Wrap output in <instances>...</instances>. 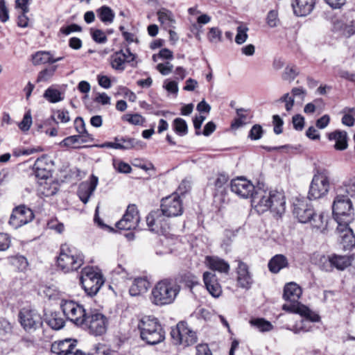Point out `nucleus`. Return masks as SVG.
<instances>
[{
  "label": "nucleus",
  "instance_id": "17",
  "mask_svg": "<svg viewBox=\"0 0 355 355\" xmlns=\"http://www.w3.org/2000/svg\"><path fill=\"white\" fill-rule=\"evenodd\" d=\"M160 210L151 211L146 217V223L150 231L157 234L166 232L168 226Z\"/></svg>",
  "mask_w": 355,
  "mask_h": 355
},
{
  "label": "nucleus",
  "instance_id": "26",
  "mask_svg": "<svg viewBox=\"0 0 355 355\" xmlns=\"http://www.w3.org/2000/svg\"><path fill=\"white\" fill-rule=\"evenodd\" d=\"M328 139L335 141L334 148L344 150L348 147L347 133L345 131L336 130L328 134Z\"/></svg>",
  "mask_w": 355,
  "mask_h": 355
},
{
  "label": "nucleus",
  "instance_id": "3",
  "mask_svg": "<svg viewBox=\"0 0 355 355\" xmlns=\"http://www.w3.org/2000/svg\"><path fill=\"white\" fill-rule=\"evenodd\" d=\"M84 264L83 254L68 244H62L57 258L58 268L64 273L76 271Z\"/></svg>",
  "mask_w": 355,
  "mask_h": 355
},
{
  "label": "nucleus",
  "instance_id": "7",
  "mask_svg": "<svg viewBox=\"0 0 355 355\" xmlns=\"http://www.w3.org/2000/svg\"><path fill=\"white\" fill-rule=\"evenodd\" d=\"M330 178L326 170L318 171L314 174L310 184L308 197L310 200H316L325 196L330 188Z\"/></svg>",
  "mask_w": 355,
  "mask_h": 355
},
{
  "label": "nucleus",
  "instance_id": "28",
  "mask_svg": "<svg viewBox=\"0 0 355 355\" xmlns=\"http://www.w3.org/2000/svg\"><path fill=\"white\" fill-rule=\"evenodd\" d=\"M150 286L149 282L145 277H137L133 281L129 292L132 296H137L145 293Z\"/></svg>",
  "mask_w": 355,
  "mask_h": 355
},
{
  "label": "nucleus",
  "instance_id": "25",
  "mask_svg": "<svg viewBox=\"0 0 355 355\" xmlns=\"http://www.w3.org/2000/svg\"><path fill=\"white\" fill-rule=\"evenodd\" d=\"M315 4V0H294L292 2V7L295 15L304 17L312 12Z\"/></svg>",
  "mask_w": 355,
  "mask_h": 355
},
{
  "label": "nucleus",
  "instance_id": "22",
  "mask_svg": "<svg viewBox=\"0 0 355 355\" xmlns=\"http://www.w3.org/2000/svg\"><path fill=\"white\" fill-rule=\"evenodd\" d=\"M336 230L339 234L340 243L345 249H350L355 246V235L349 224H338Z\"/></svg>",
  "mask_w": 355,
  "mask_h": 355
},
{
  "label": "nucleus",
  "instance_id": "54",
  "mask_svg": "<svg viewBox=\"0 0 355 355\" xmlns=\"http://www.w3.org/2000/svg\"><path fill=\"white\" fill-rule=\"evenodd\" d=\"M9 19V11L5 0H0V21L3 23Z\"/></svg>",
  "mask_w": 355,
  "mask_h": 355
},
{
  "label": "nucleus",
  "instance_id": "43",
  "mask_svg": "<svg viewBox=\"0 0 355 355\" xmlns=\"http://www.w3.org/2000/svg\"><path fill=\"white\" fill-rule=\"evenodd\" d=\"M174 131L180 136H184L188 132L187 124L184 119L176 118L173 122Z\"/></svg>",
  "mask_w": 355,
  "mask_h": 355
},
{
  "label": "nucleus",
  "instance_id": "62",
  "mask_svg": "<svg viewBox=\"0 0 355 355\" xmlns=\"http://www.w3.org/2000/svg\"><path fill=\"white\" fill-rule=\"evenodd\" d=\"M28 12H19L17 17V25L21 28H26L28 26L29 19L26 16Z\"/></svg>",
  "mask_w": 355,
  "mask_h": 355
},
{
  "label": "nucleus",
  "instance_id": "39",
  "mask_svg": "<svg viewBox=\"0 0 355 355\" xmlns=\"http://www.w3.org/2000/svg\"><path fill=\"white\" fill-rule=\"evenodd\" d=\"M32 59L35 65L51 63V53L49 51H38L33 55Z\"/></svg>",
  "mask_w": 355,
  "mask_h": 355
},
{
  "label": "nucleus",
  "instance_id": "35",
  "mask_svg": "<svg viewBox=\"0 0 355 355\" xmlns=\"http://www.w3.org/2000/svg\"><path fill=\"white\" fill-rule=\"evenodd\" d=\"M73 344V342L70 339H66L64 340H60L58 342H54L51 345V350L53 353L56 354H64L65 355L67 352H68V349H69L70 347Z\"/></svg>",
  "mask_w": 355,
  "mask_h": 355
},
{
  "label": "nucleus",
  "instance_id": "30",
  "mask_svg": "<svg viewBox=\"0 0 355 355\" xmlns=\"http://www.w3.org/2000/svg\"><path fill=\"white\" fill-rule=\"evenodd\" d=\"M288 266V259L283 254H276L268 262L269 270L272 273H277Z\"/></svg>",
  "mask_w": 355,
  "mask_h": 355
},
{
  "label": "nucleus",
  "instance_id": "9",
  "mask_svg": "<svg viewBox=\"0 0 355 355\" xmlns=\"http://www.w3.org/2000/svg\"><path fill=\"white\" fill-rule=\"evenodd\" d=\"M60 307L66 318L78 326H82L85 320V309L71 300H62Z\"/></svg>",
  "mask_w": 355,
  "mask_h": 355
},
{
  "label": "nucleus",
  "instance_id": "8",
  "mask_svg": "<svg viewBox=\"0 0 355 355\" xmlns=\"http://www.w3.org/2000/svg\"><path fill=\"white\" fill-rule=\"evenodd\" d=\"M171 336L175 345L184 347L193 345L198 340L196 332L186 322H180L176 327L171 329Z\"/></svg>",
  "mask_w": 355,
  "mask_h": 355
},
{
  "label": "nucleus",
  "instance_id": "33",
  "mask_svg": "<svg viewBox=\"0 0 355 355\" xmlns=\"http://www.w3.org/2000/svg\"><path fill=\"white\" fill-rule=\"evenodd\" d=\"M313 260L321 270L326 272L332 271L331 255L314 254Z\"/></svg>",
  "mask_w": 355,
  "mask_h": 355
},
{
  "label": "nucleus",
  "instance_id": "36",
  "mask_svg": "<svg viewBox=\"0 0 355 355\" xmlns=\"http://www.w3.org/2000/svg\"><path fill=\"white\" fill-rule=\"evenodd\" d=\"M89 141L88 139L85 138L84 135H73L65 138L62 141L60 144L64 146L71 148H78L77 144H81Z\"/></svg>",
  "mask_w": 355,
  "mask_h": 355
},
{
  "label": "nucleus",
  "instance_id": "38",
  "mask_svg": "<svg viewBox=\"0 0 355 355\" xmlns=\"http://www.w3.org/2000/svg\"><path fill=\"white\" fill-rule=\"evenodd\" d=\"M250 324L261 332L270 331L273 329V325L264 318H252L250 320Z\"/></svg>",
  "mask_w": 355,
  "mask_h": 355
},
{
  "label": "nucleus",
  "instance_id": "20",
  "mask_svg": "<svg viewBox=\"0 0 355 355\" xmlns=\"http://www.w3.org/2000/svg\"><path fill=\"white\" fill-rule=\"evenodd\" d=\"M282 309L289 313H297L304 318L311 321H319L320 316L310 310L307 306L300 304L297 301L291 304H284Z\"/></svg>",
  "mask_w": 355,
  "mask_h": 355
},
{
  "label": "nucleus",
  "instance_id": "31",
  "mask_svg": "<svg viewBox=\"0 0 355 355\" xmlns=\"http://www.w3.org/2000/svg\"><path fill=\"white\" fill-rule=\"evenodd\" d=\"M116 142L118 144L119 150H129L136 148L139 144L140 141L130 137H116Z\"/></svg>",
  "mask_w": 355,
  "mask_h": 355
},
{
  "label": "nucleus",
  "instance_id": "55",
  "mask_svg": "<svg viewBox=\"0 0 355 355\" xmlns=\"http://www.w3.org/2000/svg\"><path fill=\"white\" fill-rule=\"evenodd\" d=\"M156 69L164 76L169 74L173 69V65L169 62L165 63H159L157 65Z\"/></svg>",
  "mask_w": 355,
  "mask_h": 355
},
{
  "label": "nucleus",
  "instance_id": "56",
  "mask_svg": "<svg viewBox=\"0 0 355 355\" xmlns=\"http://www.w3.org/2000/svg\"><path fill=\"white\" fill-rule=\"evenodd\" d=\"M82 28L80 26L72 24L67 26H63L60 28V32L63 35H68L73 32H80Z\"/></svg>",
  "mask_w": 355,
  "mask_h": 355
},
{
  "label": "nucleus",
  "instance_id": "6",
  "mask_svg": "<svg viewBox=\"0 0 355 355\" xmlns=\"http://www.w3.org/2000/svg\"><path fill=\"white\" fill-rule=\"evenodd\" d=\"M333 216L337 224H349L354 220V209L349 197L337 193L332 205Z\"/></svg>",
  "mask_w": 355,
  "mask_h": 355
},
{
  "label": "nucleus",
  "instance_id": "64",
  "mask_svg": "<svg viewBox=\"0 0 355 355\" xmlns=\"http://www.w3.org/2000/svg\"><path fill=\"white\" fill-rule=\"evenodd\" d=\"M196 355H212L207 344H200L196 346Z\"/></svg>",
  "mask_w": 355,
  "mask_h": 355
},
{
  "label": "nucleus",
  "instance_id": "42",
  "mask_svg": "<svg viewBox=\"0 0 355 355\" xmlns=\"http://www.w3.org/2000/svg\"><path fill=\"white\" fill-rule=\"evenodd\" d=\"M46 322L50 327L55 330H59L64 325V320L56 313H52L47 318Z\"/></svg>",
  "mask_w": 355,
  "mask_h": 355
},
{
  "label": "nucleus",
  "instance_id": "34",
  "mask_svg": "<svg viewBox=\"0 0 355 355\" xmlns=\"http://www.w3.org/2000/svg\"><path fill=\"white\" fill-rule=\"evenodd\" d=\"M337 193L347 194V197L355 198V177L345 180L343 184L337 189Z\"/></svg>",
  "mask_w": 355,
  "mask_h": 355
},
{
  "label": "nucleus",
  "instance_id": "29",
  "mask_svg": "<svg viewBox=\"0 0 355 355\" xmlns=\"http://www.w3.org/2000/svg\"><path fill=\"white\" fill-rule=\"evenodd\" d=\"M354 255H338L331 254L332 269L334 268L338 270H343L352 264L354 261Z\"/></svg>",
  "mask_w": 355,
  "mask_h": 355
},
{
  "label": "nucleus",
  "instance_id": "23",
  "mask_svg": "<svg viewBox=\"0 0 355 355\" xmlns=\"http://www.w3.org/2000/svg\"><path fill=\"white\" fill-rule=\"evenodd\" d=\"M203 282L208 292L214 297H218L222 294V288L218 281L216 275L213 272H205Z\"/></svg>",
  "mask_w": 355,
  "mask_h": 355
},
{
  "label": "nucleus",
  "instance_id": "37",
  "mask_svg": "<svg viewBox=\"0 0 355 355\" xmlns=\"http://www.w3.org/2000/svg\"><path fill=\"white\" fill-rule=\"evenodd\" d=\"M158 19L166 28L173 27L175 20L171 12L162 9L157 12Z\"/></svg>",
  "mask_w": 355,
  "mask_h": 355
},
{
  "label": "nucleus",
  "instance_id": "61",
  "mask_svg": "<svg viewBox=\"0 0 355 355\" xmlns=\"http://www.w3.org/2000/svg\"><path fill=\"white\" fill-rule=\"evenodd\" d=\"M274 123V132L275 134L279 135L282 132L283 121L279 115H274L272 116Z\"/></svg>",
  "mask_w": 355,
  "mask_h": 355
},
{
  "label": "nucleus",
  "instance_id": "51",
  "mask_svg": "<svg viewBox=\"0 0 355 355\" xmlns=\"http://www.w3.org/2000/svg\"><path fill=\"white\" fill-rule=\"evenodd\" d=\"M124 119L130 123L136 125H142L145 122V118L139 114H126Z\"/></svg>",
  "mask_w": 355,
  "mask_h": 355
},
{
  "label": "nucleus",
  "instance_id": "19",
  "mask_svg": "<svg viewBox=\"0 0 355 355\" xmlns=\"http://www.w3.org/2000/svg\"><path fill=\"white\" fill-rule=\"evenodd\" d=\"M238 266L236 267V282L239 287L248 290L253 284L252 275L249 271V268L246 263L241 260L236 261Z\"/></svg>",
  "mask_w": 355,
  "mask_h": 355
},
{
  "label": "nucleus",
  "instance_id": "63",
  "mask_svg": "<svg viewBox=\"0 0 355 355\" xmlns=\"http://www.w3.org/2000/svg\"><path fill=\"white\" fill-rule=\"evenodd\" d=\"M10 239L7 234L0 232V251L6 250L10 245Z\"/></svg>",
  "mask_w": 355,
  "mask_h": 355
},
{
  "label": "nucleus",
  "instance_id": "11",
  "mask_svg": "<svg viewBox=\"0 0 355 355\" xmlns=\"http://www.w3.org/2000/svg\"><path fill=\"white\" fill-rule=\"evenodd\" d=\"M83 324L91 334L97 336L106 332L108 321L103 314L98 312H92L88 315H86Z\"/></svg>",
  "mask_w": 355,
  "mask_h": 355
},
{
  "label": "nucleus",
  "instance_id": "10",
  "mask_svg": "<svg viewBox=\"0 0 355 355\" xmlns=\"http://www.w3.org/2000/svg\"><path fill=\"white\" fill-rule=\"evenodd\" d=\"M21 326L27 332H33L39 329L42 324L41 315L33 309L23 308L18 314Z\"/></svg>",
  "mask_w": 355,
  "mask_h": 355
},
{
  "label": "nucleus",
  "instance_id": "40",
  "mask_svg": "<svg viewBox=\"0 0 355 355\" xmlns=\"http://www.w3.org/2000/svg\"><path fill=\"white\" fill-rule=\"evenodd\" d=\"M299 75V71L295 65H287L282 74V78L288 83H292L295 78Z\"/></svg>",
  "mask_w": 355,
  "mask_h": 355
},
{
  "label": "nucleus",
  "instance_id": "50",
  "mask_svg": "<svg viewBox=\"0 0 355 355\" xmlns=\"http://www.w3.org/2000/svg\"><path fill=\"white\" fill-rule=\"evenodd\" d=\"M277 103H284L285 108L287 112H290L294 105V98L290 96L289 93L284 94L281 98H279Z\"/></svg>",
  "mask_w": 355,
  "mask_h": 355
},
{
  "label": "nucleus",
  "instance_id": "53",
  "mask_svg": "<svg viewBox=\"0 0 355 355\" xmlns=\"http://www.w3.org/2000/svg\"><path fill=\"white\" fill-rule=\"evenodd\" d=\"M267 24L270 27H275L279 23L278 12L276 10H270L267 15Z\"/></svg>",
  "mask_w": 355,
  "mask_h": 355
},
{
  "label": "nucleus",
  "instance_id": "18",
  "mask_svg": "<svg viewBox=\"0 0 355 355\" xmlns=\"http://www.w3.org/2000/svg\"><path fill=\"white\" fill-rule=\"evenodd\" d=\"M293 214L302 223H308L314 216V210L305 201L296 200L293 203Z\"/></svg>",
  "mask_w": 355,
  "mask_h": 355
},
{
  "label": "nucleus",
  "instance_id": "41",
  "mask_svg": "<svg viewBox=\"0 0 355 355\" xmlns=\"http://www.w3.org/2000/svg\"><path fill=\"white\" fill-rule=\"evenodd\" d=\"M308 223H310L313 228L320 230L321 232H323L327 228V221L324 218V214L322 213L316 214L314 212V216H312L311 220H309Z\"/></svg>",
  "mask_w": 355,
  "mask_h": 355
},
{
  "label": "nucleus",
  "instance_id": "13",
  "mask_svg": "<svg viewBox=\"0 0 355 355\" xmlns=\"http://www.w3.org/2000/svg\"><path fill=\"white\" fill-rule=\"evenodd\" d=\"M230 190L238 197L244 199L252 198L256 192L254 184L243 177H238L232 180Z\"/></svg>",
  "mask_w": 355,
  "mask_h": 355
},
{
  "label": "nucleus",
  "instance_id": "48",
  "mask_svg": "<svg viewBox=\"0 0 355 355\" xmlns=\"http://www.w3.org/2000/svg\"><path fill=\"white\" fill-rule=\"evenodd\" d=\"M248 28L246 26H239L236 28V35L235 37V42L238 44H243L248 39Z\"/></svg>",
  "mask_w": 355,
  "mask_h": 355
},
{
  "label": "nucleus",
  "instance_id": "15",
  "mask_svg": "<svg viewBox=\"0 0 355 355\" xmlns=\"http://www.w3.org/2000/svg\"><path fill=\"white\" fill-rule=\"evenodd\" d=\"M140 217L137 207L135 205H129L123 218L116 223L119 230H130L138 227Z\"/></svg>",
  "mask_w": 355,
  "mask_h": 355
},
{
  "label": "nucleus",
  "instance_id": "45",
  "mask_svg": "<svg viewBox=\"0 0 355 355\" xmlns=\"http://www.w3.org/2000/svg\"><path fill=\"white\" fill-rule=\"evenodd\" d=\"M74 125L79 135H84L85 138L88 139V141L92 139V136L86 130L85 122L81 117H77L75 119Z\"/></svg>",
  "mask_w": 355,
  "mask_h": 355
},
{
  "label": "nucleus",
  "instance_id": "16",
  "mask_svg": "<svg viewBox=\"0 0 355 355\" xmlns=\"http://www.w3.org/2000/svg\"><path fill=\"white\" fill-rule=\"evenodd\" d=\"M135 58V54L128 47L114 53L110 56V64L114 70L121 72L125 70L126 63L133 62Z\"/></svg>",
  "mask_w": 355,
  "mask_h": 355
},
{
  "label": "nucleus",
  "instance_id": "24",
  "mask_svg": "<svg viewBox=\"0 0 355 355\" xmlns=\"http://www.w3.org/2000/svg\"><path fill=\"white\" fill-rule=\"evenodd\" d=\"M205 263L209 269L220 273L227 274L230 269L227 261L216 256H207Z\"/></svg>",
  "mask_w": 355,
  "mask_h": 355
},
{
  "label": "nucleus",
  "instance_id": "2",
  "mask_svg": "<svg viewBox=\"0 0 355 355\" xmlns=\"http://www.w3.org/2000/svg\"><path fill=\"white\" fill-rule=\"evenodd\" d=\"M180 291V286L172 279H164L159 281L151 291L150 300L156 306L171 304Z\"/></svg>",
  "mask_w": 355,
  "mask_h": 355
},
{
  "label": "nucleus",
  "instance_id": "4",
  "mask_svg": "<svg viewBox=\"0 0 355 355\" xmlns=\"http://www.w3.org/2000/svg\"><path fill=\"white\" fill-rule=\"evenodd\" d=\"M138 327L141 338L148 345H156L165 339V331L159 320L154 317L142 318Z\"/></svg>",
  "mask_w": 355,
  "mask_h": 355
},
{
  "label": "nucleus",
  "instance_id": "27",
  "mask_svg": "<svg viewBox=\"0 0 355 355\" xmlns=\"http://www.w3.org/2000/svg\"><path fill=\"white\" fill-rule=\"evenodd\" d=\"M302 295L301 288L295 282H290L285 285L283 297L286 301L296 302Z\"/></svg>",
  "mask_w": 355,
  "mask_h": 355
},
{
  "label": "nucleus",
  "instance_id": "49",
  "mask_svg": "<svg viewBox=\"0 0 355 355\" xmlns=\"http://www.w3.org/2000/svg\"><path fill=\"white\" fill-rule=\"evenodd\" d=\"M208 39L212 43H216L221 41L222 32L218 28L212 27L208 33Z\"/></svg>",
  "mask_w": 355,
  "mask_h": 355
},
{
  "label": "nucleus",
  "instance_id": "57",
  "mask_svg": "<svg viewBox=\"0 0 355 355\" xmlns=\"http://www.w3.org/2000/svg\"><path fill=\"white\" fill-rule=\"evenodd\" d=\"M46 169L49 168V164L47 162V157L42 156L36 159L33 165V169Z\"/></svg>",
  "mask_w": 355,
  "mask_h": 355
},
{
  "label": "nucleus",
  "instance_id": "32",
  "mask_svg": "<svg viewBox=\"0 0 355 355\" xmlns=\"http://www.w3.org/2000/svg\"><path fill=\"white\" fill-rule=\"evenodd\" d=\"M96 15L105 24H110L114 21V12L108 6H103L96 10Z\"/></svg>",
  "mask_w": 355,
  "mask_h": 355
},
{
  "label": "nucleus",
  "instance_id": "1",
  "mask_svg": "<svg viewBox=\"0 0 355 355\" xmlns=\"http://www.w3.org/2000/svg\"><path fill=\"white\" fill-rule=\"evenodd\" d=\"M251 202L259 213L270 210L275 216H281L286 211L284 194L276 190L267 191L258 189Z\"/></svg>",
  "mask_w": 355,
  "mask_h": 355
},
{
  "label": "nucleus",
  "instance_id": "44",
  "mask_svg": "<svg viewBox=\"0 0 355 355\" xmlns=\"http://www.w3.org/2000/svg\"><path fill=\"white\" fill-rule=\"evenodd\" d=\"M44 97L49 102L53 103L59 102L62 100V98L61 97V93L60 92V91L51 88H49L45 91L44 94Z\"/></svg>",
  "mask_w": 355,
  "mask_h": 355
},
{
  "label": "nucleus",
  "instance_id": "60",
  "mask_svg": "<svg viewBox=\"0 0 355 355\" xmlns=\"http://www.w3.org/2000/svg\"><path fill=\"white\" fill-rule=\"evenodd\" d=\"M30 1L31 0H15V9L19 10V12H28Z\"/></svg>",
  "mask_w": 355,
  "mask_h": 355
},
{
  "label": "nucleus",
  "instance_id": "52",
  "mask_svg": "<svg viewBox=\"0 0 355 355\" xmlns=\"http://www.w3.org/2000/svg\"><path fill=\"white\" fill-rule=\"evenodd\" d=\"M92 37L96 42L99 44H104L107 40L105 33L99 29L92 30Z\"/></svg>",
  "mask_w": 355,
  "mask_h": 355
},
{
  "label": "nucleus",
  "instance_id": "47",
  "mask_svg": "<svg viewBox=\"0 0 355 355\" xmlns=\"http://www.w3.org/2000/svg\"><path fill=\"white\" fill-rule=\"evenodd\" d=\"M32 123L31 112L28 110L24 115V117L21 121L18 124V126L21 131L26 132L31 128Z\"/></svg>",
  "mask_w": 355,
  "mask_h": 355
},
{
  "label": "nucleus",
  "instance_id": "14",
  "mask_svg": "<svg viewBox=\"0 0 355 355\" xmlns=\"http://www.w3.org/2000/svg\"><path fill=\"white\" fill-rule=\"evenodd\" d=\"M34 218L32 210L24 205L13 209L9 220V225L14 229L21 227L31 222Z\"/></svg>",
  "mask_w": 355,
  "mask_h": 355
},
{
  "label": "nucleus",
  "instance_id": "59",
  "mask_svg": "<svg viewBox=\"0 0 355 355\" xmlns=\"http://www.w3.org/2000/svg\"><path fill=\"white\" fill-rule=\"evenodd\" d=\"M293 127L297 130H302L304 125V118L300 114L293 116Z\"/></svg>",
  "mask_w": 355,
  "mask_h": 355
},
{
  "label": "nucleus",
  "instance_id": "12",
  "mask_svg": "<svg viewBox=\"0 0 355 355\" xmlns=\"http://www.w3.org/2000/svg\"><path fill=\"white\" fill-rule=\"evenodd\" d=\"M160 211L166 217H175L183 212L182 202L177 194H172L162 200Z\"/></svg>",
  "mask_w": 355,
  "mask_h": 355
},
{
  "label": "nucleus",
  "instance_id": "58",
  "mask_svg": "<svg viewBox=\"0 0 355 355\" xmlns=\"http://www.w3.org/2000/svg\"><path fill=\"white\" fill-rule=\"evenodd\" d=\"M262 128L259 125H254L250 131L249 137L254 140L259 139L262 135Z\"/></svg>",
  "mask_w": 355,
  "mask_h": 355
},
{
  "label": "nucleus",
  "instance_id": "46",
  "mask_svg": "<svg viewBox=\"0 0 355 355\" xmlns=\"http://www.w3.org/2000/svg\"><path fill=\"white\" fill-rule=\"evenodd\" d=\"M57 67L53 66L50 68H46L42 71H41L37 78V82H45L49 80L54 74L56 71Z\"/></svg>",
  "mask_w": 355,
  "mask_h": 355
},
{
  "label": "nucleus",
  "instance_id": "21",
  "mask_svg": "<svg viewBox=\"0 0 355 355\" xmlns=\"http://www.w3.org/2000/svg\"><path fill=\"white\" fill-rule=\"evenodd\" d=\"M98 178L94 175H92L89 182L85 181L80 184L78 190V196L84 204H86L89 201L90 196L98 185Z\"/></svg>",
  "mask_w": 355,
  "mask_h": 355
},
{
  "label": "nucleus",
  "instance_id": "5",
  "mask_svg": "<svg viewBox=\"0 0 355 355\" xmlns=\"http://www.w3.org/2000/svg\"><path fill=\"white\" fill-rule=\"evenodd\" d=\"M80 282L85 293L95 296L104 284L105 279L101 270L93 266H86L81 270Z\"/></svg>",
  "mask_w": 355,
  "mask_h": 355
}]
</instances>
